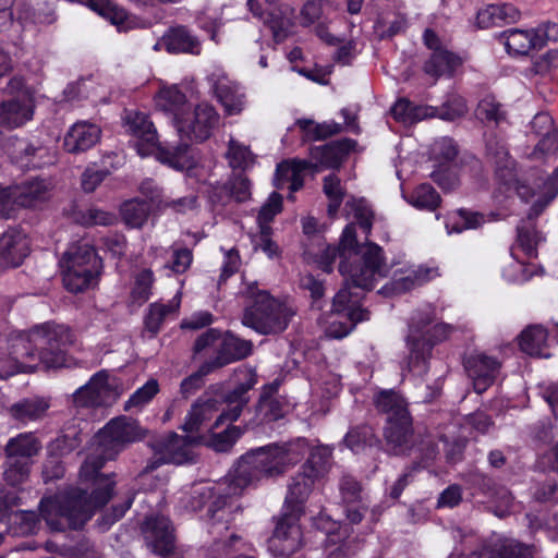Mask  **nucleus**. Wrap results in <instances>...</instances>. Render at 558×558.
<instances>
[{"label":"nucleus","mask_w":558,"mask_h":558,"mask_svg":"<svg viewBox=\"0 0 558 558\" xmlns=\"http://www.w3.org/2000/svg\"><path fill=\"white\" fill-rule=\"evenodd\" d=\"M283 209V197L278 192H272L267 202L260 207L257 220L262 223L271 222Z\"/></svg>","instance_id":"57"},{"label":"nucleus","mask_w":558,"mask_h":558,"mask_svg":"<svg viewBox=\"0 0 558 558\" xmlns=\"http://www.w3.org/2000/svg\"><path fill=\"white\" fill-rule=\"evenodd\" d=\"M72 219L77 225L88 228L94 226H112L116 222L117 217L110 211L95 206H89L87 208H73Z\"/></svg>","instance_id":"42"},{"label":"nucleus","mask_w":558,"mask_h":558,"mask_svg":"<svg viewBox=\"0 0 558 558\" xmlns=\"http://www.w3.org/2000/svg\"><path fill=\"white\" fill-rule=\"evenodd\" d=\"M34 341L43 367L49 369L68 366L69 349L75 342V335L70 327L53 322L37 325L34 327Z\"/></svg>","instance_id":"8"},{"label":"nucleus","mask_w":558,"mask_h":558,"mask_svg":"<svg viewBox=\"0 0 558 558\" xmlns=\"http://www.w3.org/2000/svg\"><path fill=\"white\" fill-rule=\"evenodd\" d=\"M331 451L324 446H316L301 465L300 471L291 477L283 509L304 514L305 504L313 492L315 483L328 471Z\"/></svg>","instance_id":"5"},{"label":"nucleus","mask_w":558,"mask_h":558,"mask_svg":"<svg viewBox=\"0 0 558 558\" xmlns=\"http://www.w3.org/2000/svg\"><path fill=\"white\" fill-rule=\"evenodd\" d=\"M216 369L207 362H203L197 371L185 377L180 384V395L183 399L196 395L205 385V377Z\"/></svg>","instance_id":"47"},{"label":"nucleus","mask_w":558,"mask_h":558,"mask_svg":"<svg viewBox=\"0 0 558 558\" xmlns=\"http://www.w3.org/2000/svg\"><path fill=\"white\" fill-rule=\"evenodd\" d=\"M257 409L266 423L276 422L284 415L283 405L278 399L258 401Z\"/></svg>","instance_id":"64"},{"label":"nucleus","mask_w":558,"mask_h":558,"mask_svg":"<svg viewBox=\"0 0 558 558\" xmlns=\"http://www.w3.org/2000/svg\"><path fill=\"white\" fill-rule=\"evenodd\" d=\"M362 486L352 476H343L340 482V494L344 505L356 504L361 499Z\"/></svg>","instance_id":"60"},{"label":"nucleus","mask_w":558,"mask_h":558,"mask_svg":"<svg viewBox=\"0 0 558 558\" xmlns=\"http://www.w3.org/2000/svg\"><path fill=\"white\" fill-rule=\"evenodd\" d=\"M253 353V342L228 330L222 335L216 356L206 360L216 371L246 359Z\"/></svg>","instance_id":"23"},{"label":"nucleus","mask_w":558,"mask_h":558,"mask_svg":"<svg viewBox=\"0 0 558 558\" xmlns=\"http://www.w3.org/2000/svg\"><path fill=\"white\" fill-rule=\"evenodd\" d=\"M151 286L153 271L149 269L141 271L136 276L134 287L131 291L133 301L140 304L147 302L151 294Z\"/></svg>","instance_id":"55"},{"label":"nucleus","mask_w":558,"mask_h":558,"mask_svg":"<svg viewBox=\"0 0 558 558\" xmlns=\"http://www.w3.org/2000/svg\"><path fill=\"white\" fill-rule=\"evenodd\" d=\"M558 68V50L549 49L532 62V72L537 75H545Z\"/></svg>","instance_id":"61"},{"label":"nucleus","mask_w":558,"mask_h":558,"mask_svg":"<svg viewBox=\"0 0 558 558\" xmlns=\"http://www.w3.org/2000/svg\"><path fill=\"white\" fill-rule=\"evenodd\" d=\"M101 137V130L98 125L88 121L74 123L65 133L63 149L69 154H81L93 148Z\"/></svg>","instance_id":"26"},{"label":"nucleus","mask_w":558,"mask_h":558,"mask_svg":"<svg viewBox=\"0 0 558 558\" xmlns=\"http://www.w3.org/2000/svg\"><path fill=\"white\" fill-rule=\"evenodd\" d=\"M154 148H156L157 159L161 163L181 171L189 166L187 153L190 145L187 143L180 142L175 145L169 146L157 142V145Z\"/></svg>","instance_id":"40"},{"label":"nucleus","mask_w":558,"mask_h":558,"mask_svg":"<svg viewBox=\"0 0 558 558\" xmlns=\"http://www.w3.org/2000/svg\"><path fill=\"white\" fill-rule=\"evenodd\" d=\"M172 312V307L167 304L151 303L148 307V312L144 317V325L148 332L156 336L166 319V317Z\"/></svg>","instance_id":"54"},{"label":"nucleus","mask_w":558,"mask_h":558,"mask_svg":"<svg viewBox=\"0 0 558 558\" xmlns=\"http://www.w3.org/2000/svg\"><path fill=\"white\" fill-rule=\"evenodd\" d=\"M29 254L26 235L17 228H10L0 236V266L16 268Z\"/></svg>","instance_id":"24"},{"label":"nucleus","mask_w":558,"mask_h":558,"mask_svg":"<svg viewBox=\"0 0 558 558\" xmlns=\"http://www.w3.org/2000/svg\"><path fill=\"white\" fill-rule=\"evenodd\" d=\"M341 253L338 270L347 282L354 288L372 291L376 277H386V256L383 247L368 239L360 243L355 223H348L341 233L339 243L335 245Z\"/></svg>","instance_id":"3"},{"label":"nucleus","mask_w":558,"mask_h":558,"mask_svg":"<svg viewBox=\"0 0 558 558\" xmlns=\"http://www.w3.org/2000/svg\"><path fill=\"white\" fill-rule=\"evenodd\" d=\"M241 264V257L238 248L232 247L225 253V258L219 276V283L226 282L230 277L238 272Z\"/></svg>","instance_id":"63"},{"label":"nucleus","mask_w":558,"mask_h":558,"mask_svg":"<svg viewBox=\"0 0 558 558\" xmlns=\"http://www.w3.org/2000/svg\"><path fill=\"white\" fill-rule=\"evenodd\" d=\"M213 92L228 116L239 114L244 109L245 94L238 84L226 78L218 80Z\"/></svg>","instance_id":"33"},{"label":"nucleus","mask_w":558,"mask_h":558,"mask_svg":"<svg viewBox=\"0 0 558 558\" xmlns=\"http://www.w3.org/2000/svg\"><path fill=\"white\" fill-rule=\"evenodd\" d=\"M534 545L502 536L482 542L466 555V558H534Z\"/></svg>","instance_id":"15"},{"label":"nucleus","mask_w":558,"mask_h":558,"mask_svg":"<svg viewBox=\"0 0 558 558\" xmlns=\"http://www.w3.org/2000/svg\"><path fill=\"white\" fill-rule=\"evenodd\" d=\"M156 108L167 114L175 128L177 122L189 113L191 104L178 85L162 87L155 96Z\"/></svg>","instance_id":"27"},{"label":"nucleus","mask_w":558,"mask_h":558,"mask_svg":"<svg viewBox=\"0 0 558 558\" xmlns=\"http://www.w3.org/2000/svg\"><path fill=\"white\" fill-rule=\"evenodd\" d=\"M9 157L11 162L22 170L40 169L51 162L47 147L36 145L28 138H13Z\"/></svg>","instance_id":"20"},{"label":"nucleus","mask_w":558,"mask_h":558,"mask_svg":"<svg viewBox=\"0 0 558 558\" xmlns=\"http://www.w3.org/2000/svg\"><path fill=\"white\" fill-rule=\"evenodd\" d=\"M62 282L66 291L81 293L87 290L102 270V259L94 246L82 244L70 247L62 258Z\"/></svg>","instance_id":"7"},{"label":"nucleus","mask_w":558,"mask_h":558,"mask_svg":"<svg viewBox=\"0 0 558 558\" xmlns=\"http://www.w3.org/2000/svg\"><path fill=\"white\" fill-rule=\"evenodd\" d=\"M483 221V215L464 208L457 210L456 215L449 219L446 227L449 232L461 233L468 229H476Z\"/></svg>","instance_id":"50"},{"label":"nucleus","mask_w":558,"mask_h":558,"mask_svg":"<svg viewBox=\"0 0 558 558\" xmlns=\"http://www.w3.org/2000/svg\"><path fill=\"white\" fill-rule=\"evenodd\" d=\"M423 110L408 98H399L391 107L390 112L397 122L415 123L422 119Z\"/></svg>","instance_id":"51"},{"label":"nucleus","mask_w":558,"mask_h":558,"mask_svg":"<svg viewBox=\"0 0 558 558\" xmlns=\"http://www.w3.org/2000/svg\"><path fill=\"white\" fill-rule=\"evenodd\" d=\"M211 417L202 409V402H194L191 410L186 414L183 429L187 433L199 430L202 424Z\"/></svg>","instance_id":"62"},{"label":"nucleus","mask_w":558,"mask_h":558,"mask_svg":"<svg viewBox=\"0 0 558 558\" xmlns=\"http://www.w3.org/2000/svg\"><path fill=\"white\" fill-rule=\"evenodd\" d=\"M376 411L385 415L383 437L397 456L410 454L415 446L414 420L407 399L395 389H380L373 397Z\"/></svg>","instance_id":"4"},{"label":"nucleus","mask_w":558,"mask_h":558,"mask_svg":"<svg viewBox=\"0 0 558 558\" xmlns=\"http://www.w3.org/2000/svg\"><path fill=\"white\" fill-rule=\"evenodd\" d=\"M242 434L243 429L240 426L229 424L225 430L213 436V446L217 451H228Z\"/></svg>","instance_id":"56"},{"label":"nucleus","mask_w":558,"mask_h":558,"mask_svg":"<svg viewBox=\"0 0 558 558\" xmlns=\"http://www.w3.org/2000/svg\"><path fill=\"white\" fill-rule=\"evenodd\" d=\"M41 450V442L33 433H21L8 440L4 452L7 457L32 461Z\"/></svg>","instance_id":"35"},{"label":"nucleus","mask_w":558,"mask_h":558,"mask_svg":"<svg viewBox=\"0 0 558 558\" xmlns=\"http://www.w3.org/2000/svg\"><path fill=\"white\" fill-rule=\"evenodd\" d=\"M159 392V384L155 378L148 379L143 386L137 388L128 399L124 404V410L129 411L132 408H142L149 403L155 396Z\"/></svg>","instance_id":"52"},{"label":"nucleus","mask_w":558,"mask_h":558,"mask_svg":"<svg viewBox=\"0 0 558 558\" xmlns=\"http://www.w3.org/2000/svg\"><path fill=\"white\" fill-rule=\"evenodd\" d=\"M218 122L216 108L208 102H201L193 110L191 106L189 113L177 122L174 129L181 138L203 143L213 135Z\"/></svg>","instance_id":"12"},{"label":"nucleus","mask_w":558,"mask_h":558,"mask_svg":"<svg viewBox=\"0 0 558 558\" xmlns=\"http://www.w3.org/2000/svg\"><path fill=\"white\" fill-rule=\"evenodd\" d=\"M314 448H311L307 438L296 437L289 441L270 442L248 450L236 462V490L263 478L283 475L305 456L308 458Z\"/></svg>","instance_id":"2"},{"label":"nucleus","mask_w":558,"mask_h":558,"mask_svg":"<svg viewBox=\"0 0 558 558\" xmlns=\"http://www.w3.org/2000/svg\"><path fill=\"white\" fill-rule=\"evenodd\" d=\"M294 313L267 291H258L243 311L242 324L260 335L284 331Z\"/></svg>","instance_id":"6"},{"label":"nucleus","mask_w":558,"mask_h":558,"mask_svg":"<svg viewBox=\"0 0 558 558\" xmlns=\"http://www.w3.org/2000/svg\"><path fill=\"white\" fill-rule=\"evenodd\" d=\"M347 206L352 208L353 216L362 232L365 234V240H367L372 233L375 219V214L371 205L365 198L361 197L359 199L353 198L352 202H347Z\"/></svg>","instance_id":"49"},{"label":"nucleus","mask_w":558,"mask_h":558,"mask_svg":"<svg viewBox=\"0 0 558 558\" xmlns=\"http://www.w3.org/2000/svg\"><path fill=\"white\" fill-rule=\"evenodd\" d=\"M106 460L102 456L87 457L78 472L80 486H66L39 501V514L32 510L14 512L9 531L14 536H29L38 532L40 518L53 532L78 531L112 498L114 473H101Z\"/></svg>","instance_id":"1"},{"label":"nucleus","mask_w":558,"mask_h":558,"mask_svg":"<svg viewBox=\"0 0 558 558\" xmlns=\"http://www.w3.org/2000/svg\"><path fill=\"white\" fill-rule=\"evenodd\" d=\"M475 114L481 121L495 123L496 125L506 119V111L502 110L501 104L492 95H487L480 100Z\"/></svg>","instance_id":"48"},{"label":"nucleus","mask_w":558,"mask_h":558,"mask_svg":"<svg viewBox=\"0 0 558 558\" xmlns=\"http://www.w3.org/2000/svg\"><path fill=\"white\" fill-rule=\"evenodd\" d=\"M151 213L149 202L141 198L125 201L120 208L123 222L129 228H142Z\"/></svg>","instance_id":"39"},{"label":"nucleus","mask_w":558,"mask_h":558,"mask_svg":"<svg viewBox=\"0 0 558 558\" xmlns=\"http://www.w3.org/2000/svg\"><path fill=\"white\" fill-rule=\"evenodd\" d=\"M549 331L541 324L526 326L518 336L520 350L530 356L549 357Z\"/></svg>","instance_id":"31"},{"label":"nucleus","mask_w":558,"mask_h":558,"mask_svg":"<svg viewBox=\"0 0 558 558\" xmlns=\"http://www.w3.org/2000/svg\"><path fill=\"white\" fill-rule=\"evenodd\" d=\"M146 434L147 430L141 426L137 420L125 415L110 420L100 430L105 440L120 447L143 440Z\"/></svg>","instance_id":"21"},{"label":"nucleus","mask_w":558,"mask_h":558,"mask_svg":"<svg viewBox=\"0 0 558 558\" xmlns=\"http://www.w3.org/2000/svg\"><path fill=\"white\" fill-rule=\"evenodd\" d=\"M296 125L302 133L303 142L325 141L343 131V126L335 121L317 123L312 119H298Z\"/></svg>","instance_id":"36"},{"label":"nucleus","mask_w":558,"mask_h":558,"mask_svg":"<svg viewBox=\"0 0 558 558\" xmlns=\"http://www.w3.org/2000/svg\"><path fill=\"white\" fill-rule=\"evenodd\" d=\"M343 444L353 453L359 454L380 444L372 426L360 424L351 427L343 437Z\"/></svg>","instance_id":"38"},{"label":"nucleus","mask_w":558,"mask_h":558,"mask_svg":"<svg viewBox=\"0 0 558 558\" xmlns=\"http://www.w3.org/2000/svg\"><path fill=\"white\" fill-rule=\"evenodd\" d=\"M356 146V140L342 137L323 145L311 146L308 155L316 162L317 167L339 170L348 157L355 150Z\"/></svg>","instance_id":"18"},{"label":"nucleus","mask_w":558,"mask_h":558,"mask_svg":"<svg viewBox=\"0 0 558 558\" xmlns=\"http://www.w3.org/2000/svg\"><path fill=\"white\" fill-rule=\"evenodd\" d=\"M81 2L113 25H121L128 19L126 11L111 0H81Z\"/></svg>","instance_id":"46"},{"label":"nucleus","mask_w":558,"mask_h":558,"mask_svg":"<svg viewBox=\"0 0 558 558\" xmlns=\"http://www.w3.org/2000/svg\"><path fill=\"white\" fill-rule=\"evenodd\" d=\"M463 65V59L456 52L445 49L439 52H430L424 61L423 71L435 81L440 77L452 78Z\"/></svg>","instance_id":"30"},{"label":"nucleus","mask_w":558,"mask_h":558,"mask_svg":"<svg viewBox=\"0 0 558 558\" xmlns=\"http://www.w3.org/2000/svg\"><path fill=\"white\" fill-rule=\"evenodd\" d=\"M49 404L40 398H26L10 408L11 416L22 423L36 421L43 417L48 410Z\"/></svg>","instance_id":"41"},{"label":"nucleus","mask_w":558,"mask_h":558,"mask_svg":"<svg viewBox=\"0 0 558 558\" xmlns=\"http://www.w3.org/2000/svg\"><path fill=\"white\" fill-rule=\"evenodd\" d=\"M195 444V439L191 436L170 432L166 436L155 439L151 448L156 453L162 454L169 463L183 464L193 460L192 448Z\"/></svg>","instance_id":"22"},{"label":"nucleus","mask_w":558,"mask_h":558,"mask_svg":"<svg viewBox=\"0 0 558 558\" xmlns=\"http://www.w3.org/2000/svg\"><path fill=\"white\" fill-rule=\"evenodd\" d=\"M236 465L233 471L229 474L227 485L223 493H220L209 505L206 511V518L210 522L211 526L223 525L225 530H229L232 522L234 521L235 514L241 510V506L238 502L243 490L247 486H243L239 492L238 485L235 484Z\"/></svg>","instance_id":"14"},{"label":"nucleus","mask_w":558,"mask_h":558,"mask_svg":"<svg viewBox=\"0 0 558 558\" xmlns=\"http://www.w3.org/2000/svg\"><path fill=\"white\" fill-rule=\"evenodd\" d=\"M517 162L514 159L499 163L494 169V180L496 184L495 192L509 197L511 193H515L523 199L531 195V187L518 179Z\"/></svg>","instance_id":"28"},{"label":"nucleus","mask_w":558,"mask_h":558,"mask_svg":"<svg viewBox=\"0 0 558 558\" xmlns=\"http://www.w3.org/2000/svg\"><path fill=\"white\" fill-rule=\"evenodd\" d=\"M161 44L169 53H201V43L184 25L168 28L161 37Z\"/></svg>","instance_id":"32"},{"label":"nucleus","mask_w":558,"mask_h":558,"mask_svg":"<svg viewBox=\"0 0 558 558\" xmlns=\"http://www.w3.org/2000/svg\"><path fill=\"white\" fill-rule=\"evenodd\" d=\"M116 387L109 381L107 369L93 374L88 381L73 393V402L77 408L99 409L110 407L117 400Z\"/></svg>","instance_id":"13"},{"label":"nucleus","mask_w":558,"mask_h":558,"mask_svg":"<svg viewBox=\"0 0 558 558\" xmlns=\"http://www.w3.org/2000/svg\"><path fill=\"white\" fill-rule=\"evenodd\" d=\"M32 118L33 109L26 101L12 98L0 104V126L15 129Z\"/></svg>","instance_id":"34"},{"label":"nucleus","mask_w":558,"mask_h":558,"mask_svg":"<svg viewBox=\"0 0 558 558\" xmlns=\"http://www.w3.org/2000/svg\"><path fill=\"white\" fill-rule=\"evenodd\" d=\"M80 442L81 440L76 435H61L48 445L47 452L62 459V457L68 456L77 449L80 447Z\"/></svg>","instance_id":"58"},{"label":"nucleus","mask_w":558,"mask_h":558,"mask_svg":"<svg viewBox=\"0 0 558 558\" xmlns=\"http://www.w3.org/2000/svg\"><path fill=\"white\" fill-rule=\"evenodd\" d=\"M441 203V197L429 183H422L411 194L410 204L417 209L434 211Z\"/></svg>","instance_id":"44"},{"label":"nucleus","mask_w":558,"mask_h":558,"mask_svg":"<svg viewBox=\"0 0 558 558\" xmlns=\"http://www.w3.org/2000/svg\"><path fill=\"white\" fill-rule=\"evenodd\" d=\"M408 347L410 354L408 356V367L411 372L423 374L428 369V360L432 355L433 343L425 337H408Z\"/></svg>","instance_id":"37"},{"label":"nucleus","mask_w":558,"mask_h":558,"mask_svg":"<svg viewBox=\"0 0 558 558\" xmlns=\"http://www.w3.org/2000/svg\"><path fill=\"white\" fill-rule=\"evenodd\" d=\"M8 354L14 369L9 375L33 373L40 365L37 343L34 341V327L9 339Z\"/></svg>","instance_id":"17"},{"label":"nucleus","mask_w":558,"mask_h":558,"mask_svg":"<svg viewBox=\"0 0 558 558\" xmlns=\"http://www.w3.org/2000/svg\"><path fill=\"white\" fill-rule=\"evenodd\" d=\"M142 534L153 553L167 557L175 549L174 527L171 520L165 515L147 517L142 525Z\"/></svg>","instance_id":"16"},{"label":"nucleus","mask_w":558,"mask_h":558,"mask_svg":"<svg viewBox=\"0 0 558 558\" xmlns=\"http://www.w3.org/2000/svg\"><path fill=\"white\" fill-rule=\"evenodd\" d=\"M303 514L283 509L277 519L271 536L268 538V549L275 557L288 558L302 546V529L300 519Z\"/></svg>","instance_id":"11"},{"label":"nucleus","mask_w":558,"mask_h":558,"mask_svg":"<svg viewBox=\"0 0 558 558\" xmlns=\"http://www.w3.org/2000/svg\"><path fill=\"white\" fill-rule=\"evenodd\" d=\"M510 56H527L531 50H541L549 41H558V23L545 21L531 29L510 28L500 34Z\"/></svg>","instance_id":"9"},{"label":"nucleus","mask_w":558,"mask_h":558,"mask_svg":"<svg viewBox=\"0 0 558 558\" xmlns=\"http://www.w3.org/2000/svg\"><path fill=\"white\" fill-rule=\"evenodd\" d=\"M12 186L17 208L36 207L38 204L44 203L49 198L51 190L50 183L40 178L25 180Z\"/></svg>","instance_id":"29"},{"label":"nucleus","mask_w":558,"mask_h":558,"mask_svg":"<svg viewBox=\"0 0 558 558\" xmlns=\"http://www.w3.org/2000/svg\"><path fill=\"white\" fill-rule=\"evenodd\" d=\"M122 120L125 132L138 140L137 146L141 155H146L148 150L157 145L158 133L149 114L138 110L125 109Z\"/></svg>","instance_id":"19"},{"label":"nucleus","mask_w":558,"mask_h":558,"mask_svg":"<svg viewBox=\"0 0 558 558\" xmlns=\"http://www.w3.org/2000/svg\"><path fill=\"white\" fill-rule=\"evenodd\" d=\"M32 464L33 461H23L22 459L5 456L3 480L13 487L22 485L29 477Z\"/></svg>","instance_id":"45"},{"label":"nucleus","mask_w":558,"mask_h":558,"mask_svg":"<svg viewBox=\"0 0 558 558\" xmlns=\"http://www.w3.org/2000/svg\"><path fill=\"white\" fill-rule=\"evenodd\" d=\"M554 199L555 198H551V194L544 190L543 194L531 205L526 218L521 219L517 226V241L511 247V255L517 260L520 259L518 251H520L526 259L537 257V246L545 239L537 229L536 220Z\"/></svg>","instance_id":"10"},{"label":"nucleus","mask_w":558,"mask_h":558,"mask_svg":"<svg viewBox=\"0 0 558 558\" xmlns=\"http://www.w3.org/2000/svg\"><path fill=\"white\" fill-rule=\"evenodd\" d=\"M65 474V466L62 459L47 453L43 463L41 478L45 484L61 480Z\"/></svg>","instance_id":"59"},{"label":"nucleus","mask_w":558,"mask_h":558,"mask_svg":"<svg viewBox=\"0 0 558 558\" xmlns=\"http://www.w3.org/2000/svg\"><path fill=\"white\" fill-rule=\"evenodd\" d=\"M500 366L497 359L485 354L472 355L464 363L465 371L478 393L484 392L494 384Z\"/></svg>","instance_id":"25"},{"label":"nucleus","mask_w":558,"mask_h":558,"mask_svg":"<svg viewBox=\"0 0 558 558\" xmlns=\"http://www.w3.org/2000/svg\"><path fill=\"white\" fill-rule=\"evenodd\" d=\"M242 375L241 380L222 397L225 403H239L242 405L248 403V392L257 384L258 378L253 369H246Z\"/></svg>","instance_id":"43"},{"label":"nucleus","mask_w":558,"mask_h":558,"mask_svg":"<svg viewBox=\"0 0 558 558\" xmlns=\"http://www.w3.org/2000/svg\"><path fill=\"white\" fill-rule=\"evenodd\" d=\"M215 487L194 486L185 504V508L193 512L202 511L209 507L210 502L219 495Z\"/></svg>","instance_id":"53"}]
</instances>
